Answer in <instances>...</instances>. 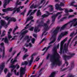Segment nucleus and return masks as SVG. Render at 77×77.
I'll return each instance as SVG.
<instances>
[{
  "label": "nucleus",
  "mask_w": 77,
  "mask_h": 77,
  "mask_svg": "<svg viewBox=\"0 0 77 77\" xmlns=\"http://www.w3.org/2000/svg\"><path fill=\"white\" fill-rule=\"evenodd\" d=\"M57 48L56 47H54L53 49L54 54L51 56L50 60L52 62L51 65L52 67H53L55 65H58V66H60L61 65V62L59 60L60 56L56 51Z\"/></svg>",
  "instance_id": "obj_1"
},
{
  "label": "nucleus",
  "mask_w": 77,
  "mask_h": 77,
  "mask_svg": "<svg viewBox=\"0 0 77 77\" xmlns=\"http://www.w3.org/2000/svg\"><path fill=\"white\" fill-rule=\"evenodd\" d=\"M62 12H58L56 14H55V15H54L52 16V23L51 25V26L53 24H54V22L55 21V20L56 19V17H57V16H58V20H59L61 17H62V14H62Z\"/></svg>",
  "instance_id": "obj_2"
},
{
  "label": "nucleus",
  "mask_w": 77,
  "mask_h": 77,
  "mask_svg": "<svg viewBox=\"0 0 77 77\" xmlns=\"http://www.w3.org/2000/svg\"><path fill=\"white\" fill-rule=\"evenodd\" d=\"M66 40H67V37H66L65 39L62 41L60 43V51L59 52L60 54H62V53L64 54L65 53V50L64 49V48H63V45L64 42H65Z\"/></svg>",
  "instance_id": "obj_3"
},
{
  "label": "nucleus",
  "mask_w": 77,
  "mask_h": 77,
  "mask_svg": "<svg viewBox=\"0 0 77 77\" xmlns=\"http://www.w3.org/2000/svg\"><path fill=\"white\" fill-rule=\"evenodd\" d=\"M58 32L56 30H54L53 32V35H52L53 38H54V39L51 42L49 43V45H50V44H53L56 41V35L58 33Z\"/></svg>",
  "instance_id": "obj_4"
},
{
  "label": "nucleus",
  "mask_w": 77,
  "mask_h": 77,
  "mask_svg": "<svg viewBox=\"0 0 77 77\" xmlns=\"http://www.w3.org/2000/svg\"><path fill=\"white\" fill-rule=\"evenodd\" d=\"M17 7L16 6L14 8H13L12 7L8 8L6 9H3L2 10V11L4 12H9L10 11H13L14 10H15L17 9Z\"/></svg>",
  "instance_id": "obj_5"
},
{
  "label": "nucleus",
  "mask_w": 77,
  "mask_h": 77,
  "mask_svg": "<svg viewBox=\"0 0 77 77\" xmlns=\"http://www.w3.org/2000/svg\"><path fill=\"white\" fill-rule=\"evenodd\" d=\"M26 66L23 68V67H21L20 70V77H23V75L25 74V72H26Z\"/></svg>",
  "instance_id": "obj_6"
},
{
  "label": "nucleus",
  "mask_w": 77,
  "mask_h": 77,
  "mask_svg": "<svg viewBox=\"0 0 77 77\" xmlns=\"http://www.w3.org/2000/svg\"><path fill=\"white\" fill-rule=\"evenodd\" d=\"M68 32H65L64 33H61V34L59 35L58 38V41H60V39L63 36H66V35H67L68 34Z\"/></svg>",
  "instance_id": "obj_7"
},
{
  "label": "nucleus",
  "mask_w": 77,
  "mask_h": 77,
  "mask_svg": "<svg viewBox=\"0 0 77 77\" xmlns=\"http://www.w3.org/2000/svg\"><path fill=\"white\" fill-rule=\"evenodd\" d=\"M60 5L59 4H57L55 5V9H57V10H59V11H63L64 9H65V8H62L61 7H60Z\"/></svg>",
  "instance_id": "obj_8"
},
{
  "label": "nucleus",
  "mask_w": 77,
  "mask_h": 77,
  "mask_svg": "<svg viewBox=\"0 0 77 77\" xmlns=\"http://www.w3.org/2000/svg\"><path fill=\"white\" fill-rule=\"evenodd\" d=\"M0 45L1 47H3V52L2 53V58L3 59L5 57V48L4 47V43L2 42L0 44Z\"/></svg>",
  "instance_id": "obj_9"
},
{
  "label": "nucleus",
  "mask_w": 77,
  "mask_h": 77,
  "mask_svg": "<svg viewBox=\"0 0 77 77\" xmlns=\"http://www.w3.org/2000/svg\"><path fill=\"white\" fill-rule=\"evenodd\" d=\"M5 18L7 21H8L9 20H11V21H14V22H15L16 21V19L14 18V17L11 18V17H8V16H6L5 17Z\"/></svg>",
  "instance_id": "obj_10"
},
{
  "label": "nucleus",
  "mask_w": 77,
  "mask_h": 77,
  "mask_svg": "<svg viewBox=\"0 0 77 77\" xmlns=\"http://www.w3.org/2000/svg\"><path fill=\"white\" fill-rule=\"evenodd\" d=\"M47 14H48V15H46L45 14H44V15H42V19H43L45 18V17H49V15H53V13H50L48 11H46Z\"/></svg>",
  "instance_id": "obj_11"
},
{
  "label": "nucleus",
  "mask_w": 77,
  "mask_h": 77,
  "mask_svg": "<svg viewBox=\"0 0 77 77\" xmlns=\"http://www.w3.org/2000/svg\"><path fill=\"white\" fill-rule=\"evenodd\" d=\"M70 41H71V40L69 39V41L68 42V43L67 45H65L64 46V51L65 53H66L67 51H68V45H69V42H70Z\"/></svg>",
  "instance_id": "obj_12"
},
{
  "label": "nucleus",
  "mask_w": 77,
  "mask_h": 77,
  "mask_svg": "<svg viewBox=\"0 0 77 77\" xmlns=\"http://www.w3.org/2000/svg\"><path fill=\"white\" fill-rule=\"evenodd\" d=\"M28 32L29 31L28 30H26L21 33L22 37L20 38V40H21V39H23V38H24L25 35V34H26V33H28Z\"/></svg>",
  "instance_id": "obj_13"
},
{
  "label": "nucleus",
  "mask_w": 77,
  "mask_h": 77,
  "mask_svg": "<svg viewBox=\"0 0 77 77\" xmlns=\"http://www.w3.org/2000/svg\"><path fill=\"white\" fill-rule=\"evenodd\" d=\"M63 57L65 61H66V59H71V56H68L66 55H63Z\"/></svg>",
  "instance_id": "obj_14"
},
{
  "label": "nucleus",
  "mask_w": 77,
  "mask_h": 77,
  "mask_svg": "<svg viewBox=\"0 0 77 77\" xmlns=\"http://www.w3.org/2000/svg\"><path fill=\"white\" fill-rule=\"evenodd\" d=\"M44 22L43 20H41V22H39V20H38L36 21V23H38L39 25H43Z\"/></svg>",
  "instance_id": "obj_15"
},
{
  "label": "nucleus",
  "mask_w": 77,
  "mask_h": 77,
  "mask_svg": "<svg viewBox=\"0 0 77 77\" xmlns=\"http://www.w3.org/2000/svg\"><path fill=\"white\" fill-rule=\"evenodd\" d=\"M0 23L2 26H5V25H6V23L5 20H1L0 21Z\"/></svg>",
  "instance_id": "obj_16"
},
{
  "label": "nucleus",
  "mask_w": 77,
  "mask_h": 77,
  "mask_svg": "<svg viewBox=\"0 0 77 77\" xmlns=\"http://www.w3.org/2000/svg\"><path fill=\"white\" fill-rule=\"evenodd\" d=\"M74 62L73 61H72L71 63V68L69 69V70H71L74 67Z\"/></svg>",
  "instance_id": "obj_17"
},
{
  "label": "nucleus",
  "mask_w": 77,
  "mask_h": 77,
  "mask_svg": "<svg viewBox=\"0 0 77 77\" xmlns=\"http://www.w3.org/2000/svg\"><path fill=\"white\" fill-rule=\"evenodd\" d=\"M48 26H47L45 27V30L43 32V33L42 34V36L44 35V33L46 32L47 30H48Z\"/></svg>",
  "instance_id": "obj_18"
},
{
  "label": "nucleus",
  "mask_w": 77,
  "mask_h": 77,
  "mask_svg": "<svg viewBox=\"0 0 77 77\" xmlns=\"http://www.w3.org/2000/svg\"><path fill=\"white\" fill-rule=\"evenodd\" d=\"M68 23H66V24H64V25H63L62 27H61V28L60 29L61 30H63L66 27V26L68 24Z\"/></svg>",
  "instance_id": "obj_19"
},
{
  "label": "nucleus",
  "mask_w": 77,
  "mask_h": 77,
  "mask_svg": "<svg viewBox=\"0 0 77 77\" xmlns=\"http://www.w3.org/2000/svg\"><path fill=\"white\" fill-rule=\"evenodd\" d=\"M48 6L49 8H51L49 9V11L50 12H51L53 11V6L52 5H49Z\"/></svg>",
  "instance_id": "obj_20"
},
{
  "label": "nucleus",
  "mask_w": 77,
  "mask_h": 77,
  "mask_svg": "<svg viewBox=\"0 0 77 77\" xmlns=\"http://www.w3.org/2000/svg\"><path fill=\"white\" fill-rule=\"evenodd\" d=\"M28 62L27 61H25L24 62H23L22 63L21 66H23V65H27L28 64Z\"/></svg>",
  "instance_id": "obj_21"
},
{
  "label": "nucleus",
  "mask_w": 77,
  "mask_h": 77,
  "mask_svg": "<svg viewBox=\"0 0 77 77\" xmlns=\"http://www.w3.org/2000/svg\"><path fill=\"white\" fill-rule=\"evenodd\" d=\"M4 68H5V65L4 63H2V65L0 66V68L1 69L3 70L4 69Z\"/></svg>",
  "instance_id": "obj_22"
},
{
  "label": "nucleus",
  "mask_w": 77,
  "mask_h": 77,
  "mask_svg": "<svg viewBox=\"0 0 77 77\" xmlns=\"http://www.w3.org/2000/svg\"><path fill=\"white\" fill-rule=\"evenodd\" d=\"M56 74V72H54L52 73L49 77H54L55 75Z\"/></svg>",
  "instance_id": "obj_23"
},
{
  "label": "nucleus",
  "mask_w": 77,
  "mask_h": 77,
  "mask_svg": "<svg viewBox=\"0 0 77 77\" xmlns=\"http://www.w3.org/2000/svg\"><path fill=\"white\" fill-rule=\"evenodd\" d=\"M33 58H31V60H29V66H31V65H32V63L33 62Z\"/></svg>",
  "instance_id": "obj_24"
},
{
  "label": "nucleus",
  "mask_w": 77,
  "mask_h": 77,
  "mask_svg": "<svg viewBox=\"0 0 77 77\" xmlns=\"http://www.w3.org/2000/svg\"><path fill=\"white\" fill-rule=\"evenodd\" d=\"M41 12H40V10H38V11H37V17L39 16V15H41Z\"/></svg>",
  "instance_id": "obj_25"
},
{
  "label": "nucleus",
  "mask_w": 77,
  "mask_h": 77,
  "mask_svg": "<svg viewBox=\"0 0 77 77\" xmlns=\"http://www.w3.org/2000/svg\"><path fill=\"white\" fill-rule=\"evenodd\" d=\"M4 42L5 43L7 44H9V41H8V38L5 37V39Z\"/></svg>",
  "instance_id": "obj_26"
},
{
  "label": "nucleus",
  "mask_w": 77,
  "mask_h": 77,
  "mask_svg": "<svg viewBox=\"0 0 77 77\" xmlns=\"http://www.w3.org/2000/svg\"><path fill=\"white\" fill-rule=\"evenodd\" d=\"M14 72L15 75H17V76L19 75V72H17V70L16 69H15L14 70Z\"/></svg>",
  "instance_id": "obj_27"
},
{
  "label": "nucleus",
  "mask_w": 77,
  "mask_h": 77,
  "mask_svg": "<svg viewBox=\"0 0 77 77\" xmlns=\"http://www.w3.org/2000/svg\"><path fill=\"white\" fill-rule=\"evenodd\" d=\"M19 1L18 0H17L16 2V5L17 6L18 5H21V2H20L19 3Z\"/></svg>",
  "instance_id": "obj_28"
},
{
  "label": "nucleus",
  "mask_w": 77,
  "mask_h": 77,
  "mask_svg": "<svg viewBox=\"0 0 77 77\" xmlns=\"http://www.w3.org/2000/svg\"><path fill=\"white\" fill-rule=\"evenodd\" d=\"M48 26L47 25V24L44 23V25H38V27H41V26H45V27H47V26Z\"/></svg>",
  "instance_id": "obj_29"
},
{
  "label": "nucleus",
  "mask_w": 77,
  "mask_h": 77,
  "mask_svg": "<svg viewBox=\"0 0 77 77\" xmlns=\"http://www.w3.org/2000/svg\"><path fill=\"white\" fill-rule=\"evenodd\" d=\"M29 56V55L27 54H25L23 56V60H24L26 59V57H27Z\"/></svg>",
  "instance_id": "obj_30"
},
{
  "label": "nucleus",
  "mask_w": 77,
  "mask_h": 77,
  "mask_svg": "<svg viewBox=\"0 0 77 77\" xmlns=\"http://www.w3.org/2000/svg\"><path fill=\"white\" fill-rule=\"evenodd\" d=\"M7 4H8V2H7V1L5 0V2L3 5V7L4 8H6V6H7Z\"/></svg>",
  "instance_id": "obj_31"
},
{
  "label": "nucleus",
  "mask_w": 77,
  "mask_h": 77,
  "mask_svg": "<svg viewBox=\"0 0 77 77\" xmlns=\"http://www.w3.org/2000/svg\"><path fill=\"white\" fill-rule=\"evenodd\" d=\"M7 4H8V2H7V1L5 0V2L3 5V7L4 8H6V6H7Z\"/></svg>",
  "instance_id": "obj_32"
},
{
  "label": "nucleus",
  "mask_w": 77,
  "mask_h": 77,
  "mask_svg": "<svg viewBox=\"0 0 77 77\" xmlns=\"http://www.w3.org/2000/svg\"><path fill=\"white\" fill-rule=\"evenodd\" d=\"M77 20V18L74 19L73 20L70 21L69 22H68V23L69 24L71 23H73V22H75V21H76Z\"/></svg>",
  "instance_id": "obj_33"
},
{
  "label": "nucleus",
  "mask_w": 77,
  "mask_h": 77,
  "mask_svg": "<svg viewBox=\"0 0 77 77\" xmlns=\"http://www.w3.org/2000/svg\"><path fill=\"white\" fill-rule=\"evenodd\" d=\"M17 64L15 66L14 65H12L10 66V67L11 68H13V69H15L16 68V67H17Z\"/></svg>",
  "instance_id": "obj_34"
},
{
  "label": "nucleus",
  "mask_w": 77,
  "mask_h": 77,
  "mask_svg": "<svg viewBox=\"0 0 77 77\" xmlns=\"http://www.w3.org/2000/svg\"><path fill=\"white\" fill-rule=\"evenodd\" d=\"M17 29H18V27L17 26H16L14 28V29L13 30V33H15V32L16 31V30Z\"/></svg>",
  "instance_id": "obj_35"
},
{
  "label": "nucleus",
  "mask_w": 77,
  "mask_h": 77,
  "mask_svg": "<svg viewBox=\"0 0 77 77\" xmlns=\"http://www.w3.org/2000/svg\"><path fill=\"white\" fill-rule=\"evenodd\" d=\"M6 32V31L5 30H4L3 32L1 35V37H3V36H5V33Z\"/></svg>",
  "instance_id": "obj_36"
},
{
  "label": "nucleus",
  "mask_w": 77,
  "mask_h": 77,
  "mask_svg": "<svg viewBox=\"0 0 77 77\" xmlns=\"http://www.w3.org/2000/svg\"><path fill=\"white\" fill-rule=\"evenodd\" d=\"M38 27H35L34 30L35 33H37L38 32Z\"/></svg>",
  "instance_id": "obj_37"
},
{
  "label": "nucleus",
  "mask_w": 77,
  "mask_h": 77,
  "mask_svg": "<svg viewBox=\"0 0 77 77\" xmlns=\"http://www.w3.org/2000/svg\"><path fill=\"white\" fill-rule=\"evenodd\" d=\"M17 60L16 59H14V61H12V60H11V63H12L13 64H14V63H15V62H17Z\"/></svg>",
  "instance_id": "obj_38"
},
{
  "label": "nucleus",
  "mask_w": 77,
  "mask_h": 77,
  "mask_svg": "<svg viewBox=\"0 0 77 77\" xmlns=\"http://www.w3.org/2000/svg\"><path fill=\"white\" fill-rule=\"evenodd\" d=\"M26 10L25 9L23 12H22L20 14V15H23L24 16V14L25 13H26Z\"/></svg>",
  "instance_id": "obj_39"
},
{
  "label": "nucleus",
  "mask_w": 77,
  "mask_h": 77,
  "mask_svg": "<svg viewBox=\"0 0 77 77\" xmlns=\"http://www.w3.org/2000/svg\"><path fill=\"white\" fill-rule=\"evenodd\" d=\"M60 7H63L65 6V4L63 3L62 2H60Z\"/></svg>",
  "instance_id": "obj_40"
},
{
  "label": "nucleus",
  "mask_w": 77,
  "mask_h": 77,
  "mask_svg": "<svg viewBox=\"0 0 77 77\" xmlns=\"http://www.w3.org/2000/svg\"><path fill=\"white\" fill-rule=\"evenodd\" d=\"M32 42V44H35V39L34 38H32L31 39Z\"/></svg>",
  "instance_id": "obj_41"
},
{
  "label": "nucleus",
  "mask_w": 77,
  "mask_h": 77,
  "mask_svg": "<svg viewBox=\"0 0 77 77\" xmlns=\"http://www.w3.org/2000/svg\"><path fill=\"white\" fill-rule=\"evenodd\" d=\"M23 51H24L25 53L27 52V51H28V49H26L25 47L23 48Z\"/></svg>",
  "instance_id": "obj_42"
},
{
  "label": "nucleus",
  "mask_w": 77,
  "mask_h": 77,
  "mask_svg": "<svg viewBox=\"0 0 77 77\" xmlns=\"http://www.w3.org/2000/svg\"><path fill=\"white\" fill-rule=\"evenodd\" d=\"M16 11L17 12H19L20 11V7H19V8H17L16 10Z\"/></svg>",
  "instance_id": "obj_43"
},
{
  "label": "nucleus",
  "mask_w": 77,
  "mask_h": 77,
  "mask_svg": "<svg viewBox=\"0 0 77 77\" xmlns=\"http://www.w3.org/2000/svg\"><path fill=\"white\" fill-rule=\"evenodd\" d=\"M29 39V35L25 36L24 38V39L25 40H26V39Z\"/></svg>",
  "instance_id": "obj_44"
},
{
  "label": "nucleus",
  "mask_w": 77,
  "mask_h": 77,
  "mask_svg": "<svg viewBox=\"0 0 77 77\" xmlns=\"http://www.w3.org/2000/svg\"><path fill=\"white\" fill-rule=\"evenodd\" d=\"M75 34H74V32H72V33H70V37H72V38L73 37V35H75Z\"/></svg>",
  "instance_id": "obj_45"
},
{
  "label": "nucleus",
  "mask_w": 77,
  "mask_h": 77,
  "mask_svg": "<svg viewBox=\"0 0 77 77\" xmlns=\"http://www.w3.org/2000/svg\"><path fill=\"white\" fill-rule=\"evenodd\" d=\"M67 17H63V18H62L60 20V21H63L64 20H65V19H66V18Z\"/></svg>",
  "instance_id": "obj_46"
},
{
  "label": "nucleus",
  "mask_w": 77,
  "mask_h": 77,
  "mask_svg": "<svg viewBox=\"0 0 77 77\" xmlns=\"http://www.w3.org/2000/svg\"><path fill=\"white\" fill-rule=\"evenodd\" d=\"M43 63V61H42L41 63H40L39 65V66L38 67V68H40V67L41 66V65H42Z\"/></svg>",
  "instance_id": "obj_47"
},
{
  "label": "nucleus",
  "mask_w": 77,
  "mask_h": 77,
  "mask_svg": "<svg viewBox=\"0 0 77 77\" xmlns=\"http://www.w3.org/2000/svg\"><path fill=\"white\" fill-rule=\"evenodd\" d=\"M44 41H46V39L45 38H43L42 40L39 42V44H41Z\"/></svg>",
  "instance_id": "obj_48"
},
{
  "label": "nucleus",
  "mask_w": 77,
  "mask_h": 77,
  "mask_svg": "<svg viewBox=\"0 0 77 77\" xmlns=\"http://www.w3.org/2000/svg\"><path fill=\"white\" fill-rule=\"evenodd\" d=\"M44 41H46V39L45 38H43L42 40L39 42V44H41Z\"/></svg>",
  "instance_id": "obj_49"
},
{
  "label": "nucleus",
  "mask_w": 77,
  "mask_h": 77,
  "mask_svg": "<svg viewBox=\"0 0 77 77\" xmlns=\"http://www.w3.org/2000/svg\"><path fill=\"white\" fill-rule=\"evenodd\" d=\"M60 29V27L57 26L55 29V30H56L57 31L59 32V31Z\"/></svg>",
  "instance_id": "obj_50"
},
{
  "label": "nucleus",
  "mask_w": 77,
  "mask_h": 77,
  "mask_svg": "<svg viewBox=\"0 0 77 77\" xmlns=\"http://www.w3.org/2000/svg\"><path fill=\"white\" fill-rule=\"evenodd\" d=\"M11 75H12V74L11 73L9 72L8 74H7V75L6 76V77H10Z\"/></svg>",
  "instance_id": "obj_51"
},
{
  "label": "nucleus",
  "mask_w": 77,
  "mask_h": 77,
  "mask_svg": "<svg viewBox=\"0 0 77 77\" xmlns=\"http://www.w3.org/2000/svg\"><path fill=\"white\" fill-rule=\"evenodd\" d=\"M33 29H34V27H32L31 28L29 29V30L31 31H33Z\"/></svg>",
  "instance_id": "obj_52"
},
{
  "label": "nucleus",
  "mask_w": 77,
  "mask_h": 77,
  "mask_svg": "<svg viewBox=\"0 0 77 77\" xmlns=\"http://www.w3.org/2000/svg\"><path fill=\"white\" fill-rule=\"evenodd\" d=\"M36 56V54L35 53H34L33 54H32L31 57V59L32 58L33 59V56Z\"/></svg>",
  "instance_id": "obj_53"
},
{
  "label": "nucleus",
  "mask_w": 77,
  "mask_h": 77,
  "mask_svg": "<svg viewBox=\"0 0 77 77\" xmlns=\"http://www.w3.org/2000/svg\"><path fill=\"white\" fill-rule=\"evenodd\" d=\"M34 8V4H33L30 7V8L31 9H33V8Z\"/></svg>",
  "instance_id": "obj_54"
},
{
  "label": "nucleus",
  "mask_w": 77,
  "mask_h": 77,
  "mask_svg": "<svg viewBox=\"0 0 77 77\" xmlns=\"http://www.w3.org/2000/svg\"><path fill=\"white\" fill-rule=\"evenodd\" d=\"M32 12V10H29V11L28 12L27 14V16H28V15H29L30 14V12Z\"/></svg>",
  "instance_id": "obj_55"
},
{
  "label": "nucleus",
  "mask_w": 77,
  "mask_h": 77,
  "mask_svg": "<svg viewBox=\"0 0 77 77\" xmlns=\"http://www.w3.org/2000/svg\"><path fill=\"white\" fill-rule=\"evenodd\" d=\"M21 52L20 51L18 54H17V57H18L20 55V54H21Z\"/></svg>",
  "instance_id": "obj_56"
},
{
  "label": "nucleus",
  "mask_w": 77,
  "mask_h": 77,
  "mask_svg": "<svg viewBox=\"0 0 77 77\" xmlns=\"http://www.w3.org/2000/svg\"><path fill=\"white\" fill-rule=\"evenodd\" d=\"M7 71H8V69H4V72H5V74H6Z\"/></svg>",
  "instance_id": "obj_57"
},
{
  "label": "nucleus",
  "mask_w": 77,
  "mask_h": 77,
  "mask_svg": "<svg viewBox=\"0 0 77 77\" xmlns=\"http://www.w3.org/2000/svg\"><path fill=\"white\" fill-rule=\"evenodd\" d=\"M74 17V15H70L69 16V18H72V17Z\"/></svg>",
  "instance_id": "obj_58"
},
{
  "label": "nucleus",
  "mask_w": 77,
  "mask_h": 77,
  "mask_svg": "<svg viewBox=\"0 0 77 77\" xmlns=\"http://www.w3.org/2000/svg\"><path fill=\"white\" fill-rule=\"evenodd\" d=\"M33 36L34 38H36V37H37V35L35 34H33Z\"/></svg>",
  "instance_id": "obj_59"
},
{
  "label": "nucleus",
  "mask_w": 77,
  "mask_h": 77,
  "mask_svg": "<svg viewBox=\"0 0 77 77\" xmlns=\"http://www.w3.org/2000/svg\"><path fill=\"white\" fill-rule=\"evenodd\" d=\"M17 35H15L14 36V37L13 38H12L11 39V40H14L15 39V37H17Z\"/></svg>",
  "instance_id": "obj_60"
},
{
  "label": "nucleus",
  "mask_w": 77,
  "mask_h": 77,
  "mask_svg": "<svg viewBox=\"0 0 77 77\" xmlns=\"http://www.w3.org/2000/svg\"><path fill=\"white\" fill-rule=\"evenodd\" d=\"M69 11V12H74V10L72 9H70Z\"/></svg>",
  "instance_id": "obj_61"
},
{
  "label": "nucleus",
  "mask_w": 77,
  "mask_h": 77,
  "mask_svg": "<svg viewBox=\"0 0 77 77\" xmlns=\"http://www.w3.org/2000/svg\"><path fill=\"white\" fill-rule=\"evenodd\" d=\"M65 12L66 13H68V12H69V11L67 9H66L65 10Z\"/></svg>",
  "instance_id": "obj_62"
},
{
  "label": "nucleus",
  "mask_w": 77,
  "mask_h": 77,
  "mask_svg": "<svg viewBox=\"0 0 77 77\" xmlns=\"http://www.w3.org/2000/svg\"><path fill=\"white\" fill-rule=\"evenodd\" d=\"M29 24H27L26 25V27H25L26 29H27L28 28V26H29Z\"/></svg>",
  "instance_id": "obj_63"
},
{
  "label": "nucleus",
  "mask_w": 77,
  "mask_h": 77,
  "mask_svg": "<svg viewBox=\"0 0 77 77\" xmlns=\"http://www.w3.org/2000/svg\"><path fill=\"white\" fill-rule=\"evenodd\" d=\"M55 2H57L58 3L60 2V1L59 0H55Z\"/></svg>",
  "instance_id": "obj_64"
}]
</instances>
